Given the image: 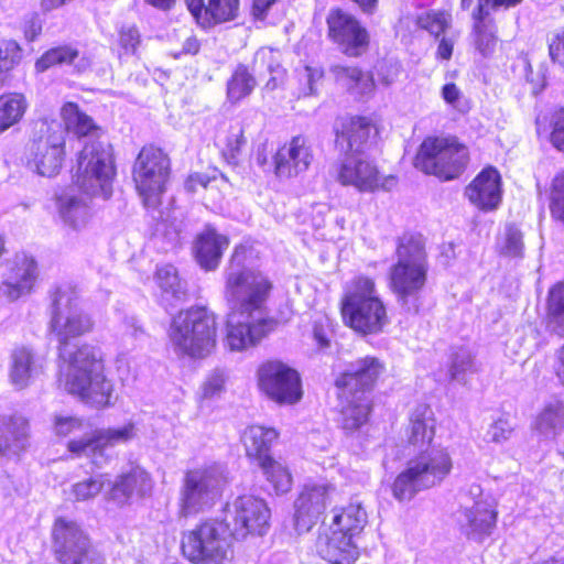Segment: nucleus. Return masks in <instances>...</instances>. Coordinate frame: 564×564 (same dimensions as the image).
Here are the masks:
<instances>
[{"label":"nucleus","mask_w":564,"mask_h":564,"mask_svg":"<svg viewBox=\"0 0 564 564\" xmlns=\"http://www.w3.org/2000/svg\"><path fill=\"white\" fill-rule=\"evenodd\" d=\"M257 83L245 66H238L227 84V96L232 102H238L249 96Z\"/></svg>","instance_id":"obj_42"},{"label":"nucleus","mask_w":564,"mask_h":564,"mask_svg":"<svg viewBox=\"0 0 564 564\" xmlns=\"http://www.w3.org/2000/svg\"><path fill=\"white\" fill-rule=\"evenodd\" d=\"M30 422L20 414L0 417V455L20 458L30 447Z\"/></svg>","instance_id":"obj_24"},{"label":"nucleus","mask_w":564,"mask_h":564,"mask_svg":"<svg viewBox=\"0 0 564 564\" xmlns=\"http://www.w3.org/2000/svg\"><path fill=\"white\" fill-rule=\"evenodd\" d=\"M83 425V420L77 416L66 414H54L53 416V431L57 436H68L76 431H80Z\"/></svg>","instance_id":"obj_49"},{"label":"nucleus","mask_w":564,"mask_h":564,"mask_svg":"<svg viewBox=\"0 0 564 564\" xmlns=\"http://www.w3.org/2000/svg\"><path fill=\"white\" fill-rule=\"evenodd\" d=\"M36 278V262L26 256H18L9 276L0 284V294L14 301L32 290Z\"/></svg>","instance_id":"obj_28"},{"label":"nucleus","mask_w":564,"mask_h":564,"mask_svg":"<svg viewBox=\"0 0 564 564\" xmlns=\"http://www.w3.org/2000/svg\"><path fill=\"white\" fill-rule=\"evenodd\" d=\"M226 482L227 477L219 466L187 473L182 494L183 514H194L203 510L221 491Z\"/></svg>","instance_id":"obj_18"},{"label":"nucleus","mask_w":564,"mask_h":564,"mask_svg":"<svg viewBox=\"0 0 564 564\" xmlns=\"http://www.w3.org/2000/svg\"><path fill=\"white\" fill-rule=\"evenodd\" d=\"M465 195L481 212L497 209L502 199L501 175L492 166L484 169L466 187Z\"/></svg>","instance_id":"obj_23"},{"label":"nucleus","mask_w":564,"mask_h":564,"mask_svg":"<svg viewBox=\"0 0 564 564\" xmlns=\"http://www.w3.org/2000/svg\"><path fill=\"white\" fill-rule=\"evenodd\" d=\"M171 174V160L162 149L143 147L132 169L133 182L147 208H156Z\"/></svg>","instance_id":"obj_10"},{"label":"nucleus","mask_w":564,"mask_h":564,"mask_svg":"<svg viewBox=\"0 0 564 564\" xmlns=\"http://www.w3.org/2000/svg\"><path fill=\"white\" fill-rule=\"evenodd\" d=\"M383 371L384 366L378 358L370 356L359 358L336 379V387L349 392L365 393L373 387Z\"/></svg>","instance_id":"obj_26"},{"label":"nucleus","mask_w":564,"mask_h":564,"mask_svg":"<svg viewBox=\"0 0 564 564\" xmlns=\"http://www.w3.org/2000/svg\"><path fill=\"white\" fill-rule=\"evenodd\" d=\"M105 475L76 482L72 487V494L77 501H86L95 498L105 486Z\"/></svg>","instance_id":"obj_47"},{"label":"nucleus","mask_w":564,"mask_h":564,"mask_svg":"<svg viewBox=\"0 0 564 564\" xmlns=\"http://www.w3.org/2000/svg\"><path fill=\"white\" fill-rule=\"evenodd\" d=\"M462 530L471 539L481 540L489 535L496 524L497 513L485 499L463 506L458 514Z\"/></svg>","instance_id":"obj_27"},{"label":"nucleus","mask_w":564,"mask_h":564,"mask_svg":"<svg viewBox=\"0 0 564 564\" xmlns=\"http://www.w3.org/2000/svg\"><path fill=\"white\" fill-rule=\"evenodd\" d=\"M210 181H212L210 177H208L204 174L195 173L187 177V180L185 181L184 187L188 193H194V192H196L197 186L206 188Z\"/></svg>","instance_id":"obj_62"},{"label":"nucleus","mask_w":564,"mask_h":564,"mask_svg":"<svg viewBox=\"0 0 564 564\" xmlns=\"http://www.w3.org/2000/svg\"><path fill=\"white\" fill-rule=\"evenodd\" d=\"M552 212L564 223V173L558 174L553 181Z\"/></svg>","instance_id":"obj_55"},{"label":"nucleus","mask_w":564,"mask_h":564,"mask_svg":"<svg viewBox=\"0 0 564 564\" xmlns=\"http://www.w3.org/2000/svg\"><path fill=\"white\" fill-rule=\"evenodd\" d=\"M33 355L26 348H19L12 354L11 381L19 388H24L33 372Z\"/></svg>","instance_id":"obj_41"},{"label":"nucleus","mask_w":564,"mask_h":564,"mask_svg":"<svg viewBox=\"0 0 564 564\" xmlns=\"http://www.w3.org/2000/svg\"><path fill=\"white\" fill-rule=\"evenodd\" d=\"M338 390L341 406L339 423L347 433L355 432L368 421L370 413L369 400L362 392Z\"/></svg>","instance_id":"obj_30"},{"label":"nucleus","mask_w":564,"mask_h":564,"mask_svg":"<svg viewBox=\"0 0 564 564\" xmlns=\"http://www.w3.org/2000/svg\"><path fill=\"white\" fill-rule=\"evenodd\" d=\"M546 325L551 332L564 335V282L555 284L549 292Z\"/></svg>","instance_id":"obj_38"},{"label":"nucleus","mask_w":564,"mask_h":564,"mask_svg":"<svg viewBox=\"0 0 564 564\" xmlns=\"http://www.w3.org/2000/svg\"><path fill=\"white\" fill-rule=\"evenodd\" d=\"M20 58L21 48L15 41H3L0 43V73L13 68Z\"/></svg>","instance_id":"obj_50"},{"label":"nucleus","mask_w":564,"mask_h":564,"mask_svg":"<svg viewBox=\"0 0 564 564\" xmlns=\"http://www.w3.org/2000/svg\"><path fill=\"white\" fill-rule=\"evenodd\" d=\"M398 261L390 269V286L403 304L415 297L426 282L425 242L421 236H404L397 249Z\"/></svg>","instance_id":"obj_7"},{"label":"nucleus","mask_w":564,"mask_h":564,"mask_svg":"<svg viewBox=\"0 0 564 564\" xmlns=\"http://www.w3.org/2000/svg\"><path fill=\"white\" fill-rule=\"evenodd\" d=\"M278 0H252L251 13L254 19L263 20L267 17L269 9Z\"/></svg>","instance_id":"obj_64"},{"label":"nucleus","mask_w":564,"mask_h":564,"mask_svg":"<svg viewBox=\"0 0 564 564\" xmlns=\"http://www.w3.org/2000/svg\"><path fill=\"white\" fill-rule=\"evenodd\" d=\"M549 51L553 63L564 69V29L552 39Z\"/></svg>","instance_id":"obj_58"},{"label":"nucleus","mask_w":564,"mask_h":564,"mask_svg":"<svg viewBox=\"0 0 564 564\" xmlns=\"http://www.w3.org/2000/svg\"><path fill=\"white\" fill-rule=\"evenodd\" d=\"M299 77L301 82H305L306 87L303 88V96H311L316 93V83L323 77V70L318 67L305 66L300 73Z\"/></svg>","instance_id":"obj_56"},{"label":"nucleus","mask_w":564,"mask_h":564,"mask_svg":"<svg viewBox=\"0 0 564 564\" xmlns=\"http://www.w3.org/2000/svg\"><path fill=\"white\" fill-rule=\"evenodd\" d=\"M28 107L22 94L11 93L0 96V132L18 123Z\"/></svg>","instance_id":"obj_37"},{"label":"nucleus","mask_w":564,"mask_h":564,"mask_svg":"<svg viewBox=\"0 0 564 564\" xmlns=\"http://www.w3.org/2000/svg\"><path fill=\"white\" fill-rule=\"evenodd\" d=\"M94 328V321L77 304V293L72 285L57 286L51 294L50 329L63 347L73 338L83 336Z\"/></svg>","instance_id":"obj_9"},{"label":"nucleus","mask_w":564,"mask_h":564,"mask_svg":"<svg viewBox=\"0 0 564 564\" xmlns=\"http://www.w3.org/2000/svg\"><path fill=\"white\" fill-rule=\"evenodd\" d=\"M139 32L134 28L122 29L120 32V42L124 50L134 51L139 44Z\"/></svg>","instance_id":"obj_61"},{"label":"nucleus","mask_w":564,"mask_h":564,"mask_svg":"<svg viewBox=\"0 0 564 564\" xmlns=\"http://www.w3.org/2000/svg\"><path fill=\"white\" fill-rule=\"evenodd\" d=\"M256 64H268V69L272 74H280L281 67L279 64V52L272 48H260L256 53L254 57Z\"/></svg>","instance_id":"obj_57"},{"label":"nucleus","mask_w":564,"mask_h":564,"mask_svg":"<svg viewBox=\"0 0 564 564\" xmlns=\"http://www.w3.org/2000/svg\"><path fill=\"white\" fill-rule=\"evenodd\" d=\"M245 143L242 127L239 124L230 126L221 147L223 155L229 163L236 164Z\"/></svg>","instance_id":"obj_46"},{"label":"nucleus","mask_w":564,"mask_h":564,"mask_svg":"<svg viewBox=\"0 0 564 564\" xmlns=\"http://www.w3.org/2000/svg\"><path fill=\"white\" fill-rule=\"evenodd\" d=\"M65 128L57 122H43L29 145L28 164L42 176L56 175L65 155L66 131L78 137H88L77 160L75 183L79 189L91 196L107 199L111 196L115 165L111 147L96 139L98 128L93 119L82 112L76 104L68 102L62 108Z\"/></svg>","instance_id":"obj_1"},{"label":"nucleus","mask_w":564,"mask_h":564,"mask_svg":"<svg viewBox=\"0 0 564 564\" xmlns=\"http://www.w3.org/2000/svg\"><path fill=\"white\" fill-rule=\"evenodd\" d=\"M455 40L454 36H443L441 39L436 51L437 58L448 61L452 57Z\"/></svg>","instance_id":"obj_63"},{"label":"nucleus","mask_w":564,"mask_h":564,"mask_svg":"<svg viewBox=\"0 0 564 564\" xmlns=\"http://www.w3.org/2000/svg\"><path fill=\"white\" fill-rule=\"evenodd\" d=\"M551 142L557 150L564 151V109L554 118Z\"/></svg>","instance_id":"obj_59"},{"label":"nucleus","mask_w":564,"mask_h":564,"mask_svg":"<svg viewBox=\"0 0 564 564\" xmlns=\"http://www.w3.org/2000/svg\"><path fill=\"white\" fill-rule=\"evenodd\" d=\"M217 344V322L206 307L197 306L182 314L178 325V351L193 359L213 354Z\"/></svg>","instance_id":"obj_12"},{"label":"nucleus","mask_w":564,"mask_h":564,"mask_svg":"<svg viewBox=\"0 0 564 564\" xmlns=\"http://www.w3.org/2000/svg\"><path fill=\"white\" fill-rule=\"evenodd\" d=\"M267 476V479L273 485L276 494H284L291 489L292 477L288 468L280 462L273 459H264L259 465Z\"/></svg>","instance_id":"obj_43"},{"label":"nucleus","mask_w":564,"mask_h":564,"mask_svg":"<svg viewBox=\"0 0 564 564\" xmlns=\"http://www.w3.org/2000/svg\"><path fill=\"white\" fill-rule=\"evenodd\" d=\"M335 177L343 186L360 193L389 191L395 183L392 175H384L378 165L361 153L346 154L336 167Z\"/></svg>","instance_id":"obj_15"},{"label":"nucleus","mask_w":564,"mask_h":564,"mask_svg":"<svg viewBox=\"0 0 564 564\" xmlns=\"http://www.w3.org/2000/svg\"><path fill=\"white\" fill-rule=\"evenodd\" d=\"M152 489L153 481L149 473L140 466H134L116 477L107 492V499L118 507H123L150 496Z\"/></svg>","instance_id":"obj_22"},{"label":"nucleus","mask_w":564,"mask_h":564,"mask_svg":"<svg viewBox=\"0 0 564 564\" xmlns=\"http://www.w3.org/2000/svg\"><path fill=\"white\" fill-rule=\"evenodd\" d=\"M240 9V0H208L205 11L199 15V25L204 29L234 21Z\"/></svg>","instance_id":"obj_36"},{"label":"nucleus","mask_w":564,"mask_h":564,"mask_svg":"<svg viewBox=\"0 0 564 564\" xmlns=\"http://www.w3.org/2000/svg\"><path fill=\"white\" fill-rule=\"evenodd\" d=\"M435 435V419L427 405H417L410 415L406 441L420 454L410 459L392 486L393 497L410 501L419 491L440 485L451 473L453 463L445 448L429 449Z\"/></svg>","instance_id":"obj_2"},{"label":"nucleus","mask_w":564,"mask_h":564,"mask_svg":"<svg viewBox=\"0 0 564 564\" xmlns=\"http://www.w3.org/2000/svg\"><path fill=\"white\" fill-rule=\"evenodd\" d=\"M328 528L319 532L315 549L322 558H358V539L368 523V516L360 502L334 509Z\"/></svg>","instance_id":"obj_5"},{"label":"nucleus","mask_w":564,"mask_h":564,"mask_svg":"<svg viewBox=\"0 0 564 564\" xmlns=\"http://www.w3.org/2000/svg\"><path fill=\"white\" fill-rule=\"evenodd\" d=\"M442 97L454 109L465 112L469 109L460 89L453 83L445 84L442 88Z\"/></svg>","instance_id":"obj_54"},{"label":"nucleus","mask_w":564,"mask_h":564,"mask_svg":"<svg viewBox=\"0 0 564 564\" xmlns=\"http://www.w3.org/2000/svg\"><path fill=\"white\" fill-rule=\"evenodd\" d=\"M154 281L160 289V303L171 315V337L176 327V317L173 314L176 297V268L171 264H162L156 268Z\"/></svg>","instance_id":"obj_35"},{"label":"nucleus","mask_w":564,"mask_h":564,"mask_svg":"<svg viewBox=\"0 0 564 564\" xmlns=\"http://www.w3.org/2000/svg\"><path fill=\"white\" fill-rule=\"evenodd\" d=\"M138 429L133 422L121 426L99 429L90 437L72 440L67 443L70 453L77 456L90 458L96 467L106 465L111 454L109 451L118 445H123L137 436Z\"/></svg>","instance_id":"obj_16"},{"label":"nucleus","mask_w":564,"mask_h":564,"mask_svg":"<svg viewBox=\"0 0 564 564\" xmlns=\"http://www.w3.org/2000/svg\"><path fill=\"white\" fill-rule=\"evenodd\" d=\"M270 510L264 500L253 496H241L225 509L223 522L232 536L243 539L248 534L262 535L269 527Z\"/></svg>","instance_id":"obj_17"},{"label":"nucleus","mask_w":564,"mask_h":564,"mask_svg":"<svg viewBox=\"0 0 564 564\" xmlns=\"http://www.w3.org/2000/svg\"><path fill=\"white\" fill-rule=\"evenodd\" d=\"M532 430L545 440H554L564 432V402H545L532 421Z\"/></svg>","instance_id":"obj_32"},{"label":"nucleus","mask_w":564,"mask_h":564,"mask_svg":"<svg viewBox=\"0 0 564 564\" xmlns=\"http://www.w3.org/2000/svg\"><path fill=\"white\" fill-rule=\"evenodd\" d=\"M474 18L477 20L475 23L477 47L482 54H488L492 51L496 44V36L490 30H488L486 24L481 22L482 18L479 19L477 11L474 13Z\"/></svg>","instance_id":"obj_52"},{"label":"nucleus","mask_w":564,"mask_h":564,"mask_svg":"<svg viewBox=\"0 0 564 564\" xmlns=\"http://www.w3.org/2000/svg\"><path fill=\"white\" fill-rule=\"evenodd\" d=\"M416 24L437 37L449 29L452 17L445 11H426L417 17Z\"/></svg>","instance_id":"obj_45"},{"label":"nucleus","mask_w":564,"mask_h":564,"mask_svg":"<svg viewBox=\"0 0 564 564\" xmlns=\"http://www.w3.org/2000/svg\"><path fill=\"white\" fill-rule=\"evenodd\" d=\"M513 433V426L506 419H498L491 423L486 432L485 440L495 444L507 442Z\"/></svg>","instance_id":"obj_51"},{"label":"nucleus","mask_w":564,"mask_h":564,"mask_svg":"<svg viewBox=\"0 0 564 564\" xmlns=\"http://www.w3.org/2000/svg\"><path fill=\"white\" fill-rule=\"evenodd\" d=\"M225 373L221 370L213 371L202 386V397L204 399H213L220 395L225 386Z\"/></svg>","instance_id":"obj_53"},{"label":"nucleus","mask_w":564,"mask_h":564,"mask_svg":"<svg viewBox=\"0 0 564 564\" xmlns=\"http://www.w3.org/2000/svg\"><path fill=\"white\" fill-rule=\"evenodd\" d=\"M273 327V318L250 317L231 310L227 319L225 345L231 351H242L257 345Z\"/></svg>","instance_id":"obj_20"},{"label":"nucleus","mask_w":564,"mask_h":564,"mask_svg":"<svg viewBox=\"0 0 564 564\" xmlns=\"http://www.w3.org/2000/svg\"><path fill=\"white\" fill-rule=\"evenodd\" d=\"M64 388L96 409L111 406L116 401L113 383L105 375L100 352L88 345L82 346L72 356L65 373Z\"/></svg>","instance_id":"obj_4"},{"label":"nucleus","mask_w":564,"mask_h":564,"mask_svg":"<svg viewBox=\"0 0 564 564\" xmlns=\"http://www.w3.org/2000/svg\"><path fill=\"white\" fill-rule=\"evenodd\" d=\"M341 315L350 328L364 335L380 333L389 322L376 284L367 276L356 278L347 288Z\"/></svg>","instance_id":"obj_6"},{"label":"nucleus","mask_w":564,"mask_h":564,"mask_svg":"<svg viewBox=\"0 0 564 564\" xmlns=\"http://www.w3.org/2000/svg\"><path fill=\"white\" fill-rule=\"evenodd\" d=\"M58 209L64 223L73 229H79L86 225L88 208L82 199L65 195L58 200Z\"/></svg>","instance_id":"obj_40"},{"label":"nucleus","mask_w":564,"mask_h":564,"mask_svg":"<svg viewBox=\"0 0 564 564\" xmlns=\"http://www.w3.org/2000/svg\"><path fill=\"white\" fill-rule=\"evenodd\" d=\"M375 131L365 117L344 118L336 127V143L347 154H358Z\"/></svg>","instance_id":"obj_29"},{"label":"nucleus","mask_w":564,"mask_h":564,"mask_svg":"<svg viewBox=\"0 0 564 564\" xmlns=\"http://www.w3.org/2000/svg\"><path fill=\"white\" fill-rule=\"evenodd\" d=\"M328 35L348 56H359L368 46V33L349 13L330 10L327 17Z\"/></svg>","instance_id":"obj_21"},{"label":"nucleus","mask_w":564,"mask_h":564,"mask_svg":"<svg viewBox=\"0 0 564 564\" xmlns=\"http://www.w3.org/2000/svg\"><path fill=\"white\" fill-rule=\"evenodd\" d=\"M312 159L305 138L294 137L289 143L282 145L273 158L275 175L285 178L294 177L308 169Z\"/></svg>","instance_id":"obj_25"},{"label":"nucleus","mask_w":564,"mask_h":564,"mask_svg":"<svg viewBox=\"0 0 564 564\" xmlns=\"http://www.w3.org/2000/svg\"><path fill=\"white\" fill-rule=\"evenodd\" d=\"M480 370L475 355L468 348L460 347L449 358L448 375L452 380L465 382L466 377Z\"/></svg>","instance_id":"obj_39"},{"label":"nucleus","mask_w":564,"mask_h":564,"mask_svg":"<svg viewBox=\"0 0 564 564\" xmlns=\"http://www.w3.org/2000/svg\"><path fill=\"white\" fill-rule=\"evenodd\" d=\"M52 550L59 564H104L89 535L78 523L64 517L53 523Z\"/></svg>","instance_id":"obj_11"},{"label":"nucleus","mask_w":564,"mask_h":564,"mask_svg":"<svg viewBox=\"0 0 564 564\" xmlns=\"http://www.w3.org/2000/svg\"><path fill=\"white\" fill-rule=\"evenodd\" d=\"M278 436L279 433L274 429L261 425L249 426L242 435L247 455L254 458L259 465L262 464L264 459L271 458L268 453Z\"/></svg>","instance_id":"obj_34"},{"label":"nucleus","mask_w":564,"mask_h":564,"mask_svg":"<svg viewBox=\"0 0 564 564\" xmlns=\"http://www.w3.org/2000/svg\"><path fill=\"white\" fill-rule=\"evenodd\" d=\"M335 487L327 482H313L303 487L294 502V528L307 532L317 522L330 502Z\"/></svg>","instance_id":"obj_19"},{"label":"nucleus","mask_w":564,"mask_h":564,"mask_svg":"<svg viewBox=\"0 0 564 564\" xmlns=\"http://www.w3.org/2000/svg\"><path fill=\"white\" fill-rule=\"evenodd\" d=\"M522 0H479L477 7V13L479 14V19L487 14L485 9L488 7L491 8H510L519 4Z\"/></svg>","instance_id":"obj_60"},{"label":"nucleus","mask_w":564,"mask_h":564,"mask_svg":"<svg viewBox=\"0 0 564 564\" xmlns=\"http://www.w3.org/2000/svg\"><path fill=\"white\" fill-rule=\"evenodd\" d=\"M468 150L455 138H426L415 156V167L443 181L458 177L468 163Z\"/></svg>","instance_id":"obj_8"},{"label":"nucleus","mask_w":564,"mask_h":564,"mask_svg":"<svg viewBox=\"0 0 564 564\" xmlns=\"http://www.w3.org/2000/svg\"><path fill=\"white\" fill-rule=\"evenodd\" d=\"M229 528L223 521H208L184 535L182 551L191 562L224 564L230 554Z\"/></svg>","instance_id":"obj_13"},{"label":"nucleus","mask_w":564,"mask_h":564,"mask_svg":"<svg viewBox=\"0 0 564 564\" xmlns=\"http://www.w3.org/2000/svg\"><path fill=\"white\" fill-rule=\"evenodd\" d=\"M329 70L337 85L351 95L366 96L375 90L373 76L369 72L340 64L333 65Z\"/></svg>","instance_id":"obj_33"},{"label":"nucleus","mask_w":564,"mask_h":564,"mask_svg":"<svg viewBox=\"0 0 564 564\" xmlns=\"http://www.w3.org/2000/svg\"><path fill=\"white\" fill-rule=\"evenodd\" d=\"M260 391L279 405H294L303 397L300 373L281 361L261 365L257 372Z\"/></svg>","instance_id":"obj_14"},{"label":"nucleus","mask_w":564,"mask_h":564,"mask_svg":"<svg viewBox=\"0 0 564 564\" xmlns=\"http://www.w3.org/2000/svg\"><path fill=\"white\" fill-rule=\"evenodd\" d=\"M78 56V51L72 46H57L46 51L35 63L40 73L55 65L70 64Z\"/></svg>","instance_id":"obj_44"},{"label":"nucleus","mask_w":564,"mask_h":564,"mask_svg":"<svg viewBox=\"0 0 564 564\" xmlns=\"http://www.w3.org/2000/svg\"><path fill=\"white\" fill-rule=\"evenodd\" d=\"M523 250V241L521 231L508 226L500 242V251L508 257H520Z\"/></svg>","instance_id":"obj_48"},{"label":"nucleus","mask_w":564,"mask_h":564,"mask_svg":"<svg viewBox=\"0 0 564 564\" xmlns=\"http://www.w3.org/2000/svg\"><path fill=\"white\" fill-rule=\"evenodd\" d=\"M229 240L226 236L217 234L212 227H206L197 236L195 243V256L202 268L205 270H215L228 248Z\"/></svg>","instance_id":"obj_31"},{"label":"nucleus","mask_w":564,"mask_h":564,"mask_svg":"<svg viewBox=\"0 0 564 564\" xmlns=\"http://www.w3.org/2000/svg\"><path fill=\"white\" fill-rule=\"evenodd\" d=\"M243 252V248H236L225 271V299L232 311L250 317L272 318L268 303L273 281L264 272L242 265Z\"/></svg>","instance_id":"obj_3"}]
</instances>
